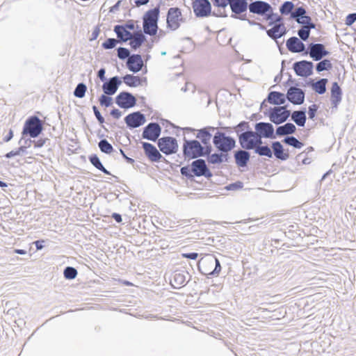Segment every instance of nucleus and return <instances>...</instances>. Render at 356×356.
<instances>
[{"label": "nucleus", "instance_id": "6e6d98bb", "mask_svg": "<svg viewBox=\"0 0 356 356\" xmlns=\"http://www.w3.org/2000/svg\"><path fill=\"white\" fill-rule=\"evenodd\" d=\"M33 145L34 148H41L43 146L49 147L51 145V140L48 138L40 137L38 140H33Z\"/></svg>", "mask_w": 356, "mask_h": 356}, {"label": "nucleus", "instance_id": "6e6552de", "mask_svg": "<svg viewBox=\"0 0 356 356\" xmlns=\"http://www.w3.org/2000/svg\"><path fill=\"white\" fill-rule=\"evenodd\" d=\"M192 276L185 268L175 270L170 279V284L173 289H179L190 283Z\"/></svg>", "mask_w": 356, "mask_h": 356}, {"label": "nucleus", "instance_id": "774afa93", "mask_svg": "<svg viewBox=\"0 0 356 356\" xmlns=\"http://www.w3.org/2000/svg\"><path fill=\"white\" fill-rule=\"evenodd\" d=\"M218 151L220 152L221 157H222L221 158L222 163L230 162L231 156H230L229 152L231 151H228V149H227L218 150Z\"/></svg>", "mask_w": 356, "mask_h": 356}, {"label": "nucleus", "instance_id": "de8ad7c7", "mask_svg": "<svg viewBox=\"0 0 356 356\" xmlns=\"http://www.w3.org/2000/svg\"><path fill=\"white\" fill-rule=\"evenodd\" d=\"M87 89L88 88L86 84L83 82H80L76 85V88H74L73 95L74 97L77 98H83L86 95Z\"/></svg>", "mask_w": 356, "mask_h": 356}, {"label": "nucleus", "instance_id": "f3484780", "mask_svg": "<svg viewBox=\"0 0 356 356\" xmlns=\"http://www.w3.org/2000/svg\"><path fill=\"white\" fill-rule=\"evenodd\" d=\"M255 133L264 138L275 139V132L272 122H259L254 125Z\"/></svg>", "mask_w": 356, "mask_h": 356}, {"label": "nucleus", "instance_id": "f704fd0d", "mask_svg": "<svg viewBox=\"0 0 356 356\" xmlns=\"http://www.w3.org/2000/svg\"><path fill=\"white\" fill-rule=\"evenodd\" d=\"M264 19L268 22V26L284 24L282 16L277 13H274L273 9L268 12Z\"/></svg>", "mask_w": 356, "mask_h": 356}, {"label": "nucleus", "instance_id": "a19ab883", "mask_svg": "<svg viewBox=\"0 0 356 356\" xmlns=\"http://www.w3.org/2000/svg\"><path fill=\"white\" fill-rule=\"evenodd\" d=\"M254 152L261 156H266L268 158H273V153L271 148L268 145H261L256 147Z\"/></svg>", "mask_w": 356, "mask_h": 356}, {"label": "nucleus", "instance_id": "1a4fd4ad", "mask_svg": "<svg viewBox=\"0 0 356 356\" xmlns=\"http://www.w3.org/2000/svg\"><path fill=\"white\" fill-rule=\"evenodd\" d=\"M159 150L166 156L177 152L179 145L177 140L172 136H163L157 141Z\"/></svg>", "mask_w": 356, "mask_h": 356}, {"label": "nucleus", "instance_id": "bf43d9fd", "mask_svg": "<svg viewBox=\"0 0 356 356\" xmlns=\"http://www.w3.org/2000/svg\"><path fill=\"white\" fill-rule=\"evenodd\" d=\"M262 138H264V137H261V136L257 135L255 133L252 138V141H251V143H250L248 149L254 150L256 148V147L260 146L262 144H264Z\"/></svg>", "mask_w": 356, "mask_h": 356}, {"label": "nucleus", "instance_id": "338daca9", "mask_svg": "<svg viewBox=\"0 0 356 356\" xmlns=\"http://www.w3.org/2000/svg\"><path fill=\"white\" fill-rule=\"evenodd\" d=\"M211 1L214 6L223 9L230 3V0H211Z\"/></svg>", "mask_w": 356, "mask_h": 356}, {"label": "nucleus", "instance_id": "7ed1b4c3", "mask_svg": "<svg viewBox=\"0 0 356 356\" xmlns=\"http://www.w3.org/2000/svg\"><path fill=\"white\" fill-rule=\"evenodd\" d=\"M197 268L202 275L208 278L218 276L222 267L219 259L213 254H208L198 261Z\"/></svg>", "mask_w": 356, "mask_h": 356}, {"label": "nucleus", "instance_id": "72a5a7b5", "mask_svg": "<svg viewBox=\"0 0 356 356\" xmlns=\"http://www.w3.org/2000/svg\"><path fill=\"white\" fill-rule=\"evenodd\" d=\"M160 15V3L158 4L156 7L151 8L146 11L143 16V21L157 23L159 19Z\"/></svg>", "mask_w": 356, "mask_h": 356}, {"label": "nucleus", "instance_id": "a18cd8bd", "mask_svg": "<svg viewBox=\"0 0 356 356\" xmlns=\"http://www.w3.org/2000/svg\"><path fill=\"white\" fill-rule=\"evenodd\" d=\"M63 277L67 280H74L78 275V270L73 266H66L63 270Z\"/></svg>", "mask_w": 356, "mask_h": 356}, {"label": "nucleus", "instance_id": "4d7b16f0", "mask_svg": "<svg viewBox=\"0 0 356 356\" xmlns=\"http://www.w3.org/2000/svg\"><path fill=\"white\" fill-rule=\"evenodd\" d=\"M306 14V9L303 6H299L297 7L296 9H293V11L290 17V19H293L296 22L298 19V18L303 17Z\"/></svg>", "mask_w": 356, "mask_h": 356}, {"label": "nucleus", "instance_id": "ddd939ff", "mask_svg": "<svg viewBox=\"0 0 356 356\" xmlns=\"http://www.w3.org/2000/svg\"><path fill=\"white\" fill-rule=\"evenodd\" d=\"M161 130V127L158 122H149L143 127L141 138L152 142H156L160 138Z\"/></svg>", "mask_w": 356, "mask_h": 356}, {"label": "nucleus", "instance_id": "9b49d317", "mask_svg": "<svg viewBox=\"0 0 356 356\" xmlns=\"http://www.w3.org/2000/svg\"><path fill=\"white\" fill-rule=\"evenodd\" d=\"M145 156L153 163L167 162L166 159L160 153L155 145L148 142H141Z\"/></svg>", "mask_w": 356, "mask_h": 356}, {"label": "nucleus", "instance_id": "b1692460", "mask_svg": "<svg viewBox=\"0 0 356 356\" xmlns=\"http://www.w3.org/2000/svg\"><path fill=\"white\" fill-rule=\"evenodd\" d=\"M217 130V128L212 126H206L197 131L195 137L202 144L209 143L211 139H213V133Z\"/></svg>", "mask_w": 356, "mask_h": 356}, {"label": "nucleus", "instance_id": "c756f323", "mask_svg": "<svg viewBox=\"0 0 356 356\" xmlns=\"http://www.w3.org/2000/svg\"><path fill=\"white\" fill-rule=\"evenodd\" d=\"M307 109L305 107L300 108L298 111L291 112V120L293 121L296 124L300 127H303L305 125L307 120Z\"/></svg>", "mask_w": 356, "mask_h": 356}, {"label": "nucleus", "instance_id": "2eb2a0df", "mask_svg": "<svg viewBox=\"0 0 356 356\" xmlns=\"http://www.w3.org/2000/svg\"><path fill=\"white\" fill-rule=\"evenodd\" d=\"M127 127L132 130L143 126L147 121L145 115L140 111L129 113L124 118Z\"/></svg>", "mask_w": 356, "mask_h": 356}, {"label": "nucleus", "instance_id": "680f3d73", "mask_svg": "<svg viewBox=\"0 0 356 356\" xmlns=\"http://www.w3.org/2000/svg\"><path fill=\"white\" fill-rule=\"evenodd\" d=\"M202 157L207 158L211 154H212V152L213 150V147L211 144V141L209 143L202 144Z\"/></svg>", "mask_w": 356, "mask_h": 356}, {"label": "nucleus", "instance_id": "423d86ee", "mask_svg": "<svg viewBox=\"0 0 356 356\" xmlns=\"http://www.w3.org/2000/svg\"><path fill=\"white\" fill-rule=\"evenodd\" d=\"M288 105L282 106L268 107L264 112L265 116L275 125L285 122L291 116V111L287 109Z\"/></svg>", "mask_w": 356, "mask_h": 356}, {"label": "nucleus", "instance_id": "e2e57ef3", "mask_svg": "<svg viewBox=\"0 0 356 356\" xmlns=\"http://www.w3.org/2000/svg\"><path fill=\"white\" fill-rule=\"evenodd\" d=\"M318 109V106L316 104H313L309 106L308 111H307L308 118L314 120L316 115Z\"/></svg>", "mask_w": 356, "mask_h": 356}, {"label": "nucleus", "instance_id": "79ce46f5", "mask_svg": "<svg viewBox=\"0 0 356 356\" xmlns=\"http://www.w3.org/2000/svg\"><path fill=\"white\" fill-rule=\"evenodd\" d=\"M234 131L236 133L238 139L239 136H241L246 134L252 128L250 127V124L247 121H241L237 125L234 126Z\"/></svg>", "mask_w": 356, "mask_h": 356}, {"label": "nucleus", "instance_id": "bb28decb", "mask_svg": "<svg viewBox=\"0 0 356 356\" xmlns=\"http://www.w3.org/2000/svg\"><path fill=\"white\" fill-rule=\"evenodd\" d=\"M286 99V94L279 91H270L266 97V101L268 103L277 106H282Z\"/></svg>", "mask_w": 356, "mask_h": 356}, {"label": "nucleus", "instance_id": "a878e982", "mask_svg": "<svg viewBox=\"0 0 356 356\" xmlns=\"http://www.w3.org/2000/svg\"><path fill=\"white\" fill-rule=\"evenodd\" d=\"M271 147L273 155L277 159L284 161L289 159V149H284L281 142L277 140L272 142Z\"/></svg>", "mask_w": 356, "mask_h": 356}, {"label": "nucleus", "instance_id": "9d476101", "mask_svg": "<svg viewBox=\"0 0 356 356\" xmlns=\"http://www.w3.org/2000/svg\"><path fill=\"white\" fill-rule=\"evenodd\" d=\"M232 10V17L240 20H246L245 13L248 9V0H230L229 3Z\"/></svg>", "mask_w": 356, "mask_h": 356}, {"label": "nucleus", "instance_id": "39448f33", "mask_svg": "<svg viewBox=\"0 0 356 356\" xmlns=\"http://www.w3.org/2000/svg\"><path fill=\"white\" fill-rule=\"evenodd\" d=\"M202 143L197 139L183 138L182 154L184 160H192L202 157Z\"/></svg>", "mask_w": 356, "mask_h": 356}, {"label": "nucleus", "instance_id": "f257e3e1", "mask_svg": "<svg viewBox=\"0 0 356 356\" xmlns=\"http://www.w3.org/2000/svg\"><path fill=\"white\" fill-rule=\"evenodd\" d=\"M190 165L180 168L181 175L191 181H195L196 177H204L209 179L213 177V173L207 167L206 161L201 157L194 159Z\"/></svg>", "mask_w": 356, "mask_h": 356}, {"label": "nucleus", "instance_id": "052dcab7", "mask_svg": "<svg viewBox=\"0 0 356 356\" xmlns=\"http://www.w3.org/2000/svg\"><path fill=\"white\" fill-rule=\"evenodd\" d=\"M243 183L241 181H236L234 182H232L229 184H227L225 188L227 190V191H238V190H241L243 188Z\"/></svg>", "mask_w": 356, "mask_h": 356}, {"label": "nucleus", "instance_id": "aec40b11", "mask_svg": "<svg viewBox=\"0 0 356 356\" xmlns=\"http://www.w3.org/2000/svg\"><path fill=\"white\" fill-rule=\"evenodd\" d=\"M248 10L250 13L262 16L264 18L268 12L272 10V6L264 1L256 0L249 3Z\"/></svg>", "mask_w": 356, "mask_h": 356}, {"label": "nucleus", "instance_id": "473e14b6", "mask_svg": "<svg viewBox=\"0 0 356 356\" xmlns=\"http://www.w3.org/2000/svg\"><path fill=\"white\" fill-rule=\"evenodd\" d=\"M113 31L115 33L118 40L122 43L127 42V41L130 42L133 37V34L131 31H129V30L125 29V28L122 26H120L119 24L114 26Z\"/></svg>", "mask_w": 356, "mask_h": 356}, {"label": "nucleus", "instance_id": "412c9836", "mask_svg": "<svg viewBox=\"0 0 356 356\" xmlns=\"http://www.w3.org/2000/svg\"><path fill=\"white\" fill-rule=\"evenodd\" d=\"M286 96V101L293 105H302L305 99V91L301 88H289Z\"/></svg>", "mask_w": 356, "mask_h": 356}, {"label": "nucleus", "instance_id": "f03ea898", "mask_svg": "<svg viewBox=\"0 0 356 356\" xmlns=\"http://www.w3.org/2000/svg\"><path fill=\"white\" fill-rule=\"evenodd\" d=\"M44 129V127L42 122L38 115H32L29 116L23 124L21 132L22 136L18 144H21L25 137L38 138L42 134Z\"/></svg>", "mask_w": 356, "mask_h": 356}, {"label": "nucleus", "instance_id": "49530a36", "mask_svg": "<svg viewBox=\"0 0 356 356\" xmlns=\"http://www.w3.org/2000/svg\"><path fill=\"white\" fill-rule=\"evenodd\" d=\"M132 34L133 37L131 38L128 44H144V43L146 42V34L144 33V31L140 32L139 33Z\"/></svg>", "mask_w": 356, "mask_h": 356}, {"label": "nucleus", "instance_id": "e433bc0d", "mask_svg": "<svg viewBox=\"0 0 356 356\" xmlns=\"http://www.w3.org/2000/svg\"><path fill=\"white\" fill-rule=\"evenodd\" d=\"M254 134L255 131H254L251 129L244 135L239 136L238 143L241 148L244 149H248L250 143H251V141H252V138L254 136Z\"/></svg>", "mask_w": 356, "mask_h": 356}, {"label": "nucleus", "instance_id": "c03bdc74", "mask_svg": "<svg viewBox=\"0 0 356 356\" xmlns=\"http://www.w3.org/2000/svg\"><path fill=\"white\" fill-rule=\"evenodd\" d=\"M332 68V64L329 59H323L319 60L318 63L316 64L315 69L318 73H320L323 71H329Z\"/></svg>", "mask_w": 356, "mask_h": 356}, {"label": "nucleus", "instance_id": "0e129e2a", "mask_svg": "<svg viewBox=\"0 0 356 356\" xmlns=\"http://www.w3.org/2000/svg\"><path fill=\"white\" fill-rule=\"evenodd\" d=\"M119 151H120V154L122 155V157L123 158V159L124 160V161L127 163H129V164H131L133 165L134 168L137 169L138 168V165H135V160L129 156H128L125 152L122 149V148H119Z\"/></svg>", "mask_w": 356, "mask_h": 356}, {"label": "nucleus", "instance_id": "dca6fc26", "mask_svg": "<svg viewBox=\"0 0 356 356\" xmlns=\"http://www.w3.org/2000/svg\"><path fill=\"white\" fill-rule=\"evenodd\" d=\"M296 74L301 77H308L314 73V63L312 61L302 60L293 64Z\"/></svg>", "mask_w": 356, "mask_h": 356}, {"label": "nucleus", "instance_id": "c9c22d12", "mask_svg": "<svg viewBox=\"0 0 356 356\" xmlns=\"http://www.w3.org/2000/svg\"><path fill=\"white\" fill-rule=\"evenodd\" d=\"M328 79L326 78H318L313 84V90L318 95H323L326 92V86Z\"/></svg>", "mask_w": 356, "mask_h": 356}, {"label": "nucleus", "instance_id": "69168bd1", "mask_svg": "<svg viewBox=\"0 0 356 356\" xmlns=\"http://www.w3.org/2000/svg\"><path fill=\"white\" fill-rule=\"evenodd\" d=\"M284 235L286 237L291 240H296L298 238L300 237V234L292 229H288L287 230H286L284 232Z\"/></svg>", "mask_w": 356, "mask_h": 356}, {"label": "nucleus", "instance_id": "37998d69", "mask_svg": "<svg viewBox=\"0 0 356 356\" xmlns=\"http://www.w3.org/2000/svg\"><path fill=\"white\" fill-rule=\"evenodd\" d=\"M295 8V5L293 3V1H286L283 3L281 4V6L279 8L280 13L282 15L286 16V15H291V13L293 11V9Z\"/></svg>", "mask_w": 356, "mask_h": 356}, {"label": "nucleus", "instance_id": "3c124183", "mask_svg": "<svg viewBox=\"0 0 356 356\" xmlns=\"http://www.w3.org/2000/svg\"><path fill=\"white\" fill-rule=\"evenodd\" d=\"M99 103L101 106L108 108L113 105V99L112 96H108L103 92L99 97Z\"/></svg>", "mask_w": 356, "mask_h": 356}, {"label": "nucleus", "instance_id": "20e7f679", "mask_svg": "<svg viewBox=\"0 0 356 356\" xmlns=\"http://www.w3.org/2000/svg\"><path fill=\"white\" fill-rule=\"evenodd\" d=\"M193 9L195 15L197 17L204 18L207 17L210 15H213L218 17H227V15L224 10L222 12L218 10V12L211 11V5L209 0H195L193 2Z\"/></svg>", "mask_w": 356, "mask_h": 356}, {"label": "nucleus", "instance_id": "393cba45", "mask_svg": "<svg viewBox=\"0 0 356 356\" xmlns=\"http://www.w3.org/2000/svg\"><path fill=\"white\" fill-rule=\"evenodd\" d=\"M126 65L128 70L133 73L140 72L143 65L141 55L138 54H132V55L126 60Z\"/></svg>", "mask_w": 356, "mask_h": 356}, {"label": "nucleus", "instance_id": "5fc2aeb1", "mask_svg": "<svg viewBox=\"0 0 356 356\" xmlns=\"http://www.w3.org/2000/svg\"><path fill=\"white\" fill-rule=\"evenodd\" d=\"M117 54L119 59L122 60H127L128 58H129V56L132 55L129 49L123 47L122 46H119V47L117 48Z\"/></svg>", "mask_w": 356, "mask_h": 356}, {"label": "nucleus", "instance_id": "ea45409f", "mask_svg": "<svg viewBox=\"0 0 356 356\" xmlns=\"http://www.w3.org/2000/svg\"><path fill=\"white\" fill-rule=\"evenodd\" d=\"M282 143L298 149H301L305 145L304 143L300 141L293 136H285L282 140Z\"/></svg>", "mask_w": 356, "mask_h": 356}, {"label": "nucleus", "instance_id": "cd10ccee", "mask_svg": "<svg viewBox=\"0 0 356 356\" xmlns=\"http://www.w3.org/2000/svg\"><path fill=\"white\" fill-rule=\"evenodd\" d=\"M88 160L90 163L98 170L101 171L105 175H111L115 181L120 182V180L118 177L113 175L111 172L108 170L102 164L99 157L97 154H91L88 156Z\"/></svg>", "mask_w": 356, "mask_h": 356}, {"label": "nucleus", "instance_id": "09e8293b", "mask_svg": "<svg viewBox=\"0 0 356 356\" xmlns=\"http://www.w3.org/2000/svg\"><path fill=\"white\" fill-rule=\"evenodd\" d=\"M296 22L300 24L301 26H307L309 28L316 29V24L312 22V19L310 16L307 14L303 17L298 18Z\"/></svg>", "mask_w": 356, "mask_h": 356}, {"label": "nucleus", "instance_id": "7c9ffc66", "mask_svg": "<svg viewBox=\"0 0 356 356\" xmlns=\"http://www.w3.org/2000/svg\"><path fill=\"white\" fill-rule=\"evenodd\" d=\"M121 80L129 87L136 88L141 86V81H146V77L140 76L139 75L135 76L132 74H127L122 77Z\"/></svg>", "mask_w": 356, "mask_h": 356}, {"label": "nucleus", "instance_id": "4468645a", "mask_svg": "<svg viewBox=\"0 0 356 356\" xmlns=\"http://www.w3.org/2000/svg\"><path fill=\"white\" fill-rule=\"evenodd\" d=\"M181 22H183L181 9L178 7L169 8L166 18L167 27L172 31H175L179 28Z\"/></svg>", "mask_w": 356, "mask_h": 356}, {"label": "nucleus", "instance_id": "c85d7f7f", "mask_svg": "<svg viewBox=\"0 0 356 356\" xmlns=\"http://www.w3.org/2000/svg\"><path fill=\"white\" fill-rule=\"evenodd\" d=\"M270 26V29L266 30V34L270 38L274 40L281 38L287 33V29L284 24H273Z\"/></svg>", "mask_w": 356, "mask_h": 356}, {"label": "nucleus", "instance_id": "58836bf2", "mask_svg": "<svg viewBox=\"0 0 356 356\" xmlns=\"http://www.w3.org/2000/svg\"><path fill=\"white\" fill-rule=\"evenodd\" d=\"M98 147L104 154L111 155L113 153H117V151L106 139H101L98 143Z\"/></svg>", "mask_w": 356, "mask_h": 356}, {"label": "nucleus", "instance_id": "603ef678", "mask_svg": "<svg viewBox=\"0 0 356 356\" xmlns=\"http://www.w3.org/2000/svg\"><path fill=\"white\" fill-rule=\"evenodd\" d=\"M220 152H216L207 158V161L210 165H220L222 163Z\"/></svg>", "mask_w": 356, "mask_h": 356}, {"label": "nucleus", "instance_id": "a211bd4d", "mask_svg": "<svg viewBox=\"0 0 356 356\" xmlns=\"http://www.w3.org/2000/svg\"><path fill=\"white\" fill-rule=\"evenodd\" d=\"M122 81L119 76H114L107 79V81H104L102 86V91L108 96H113L115 95L121 86Z\"/></svg>", "mask_w": 356, "mask_h": 356}, {"label": "nucleus", "instance_id": "f8f14e48", "mask_svg": "<svg viewBox=\"0 0 356 356\" xmlns=\"http://www.w3.org/2000/svg\"><path fill=\"white\" fill-rule=\"evenodd\" d=\"M115 102L120 108L127 110L134 107L137 100L131 92L123 90L115 97Z\"/></svg>", "mask_w": 356, "mask_h": 356}, {"label": "nucleus", "instance_id": "8fccbe9b", "mask_svg": "<svg viewBox=\"0 0 356 356\" xmlns=\"http://www.w3.org/2000/svg\"><path fill=\"white\" fill-rule=\"evenodd\" d=\"M314 28H309L307 26H300L298 30V35L299 39L303 42L307 41L310 35L311 29Z\"/></svg>", "mask_w": 356, "mask_h": 356}, {"label": "nucleus", "instance_id": "6ab92c4d", "mask_svg": "<svg viewBox=\"0 0 356 356\" xmlns=\"http://www.w3.org/2000/svg\"><path fill=\"white\" fill-rule=\"evenodd\" d=\"M343 90L338 82L334 81L332 83L330 88V104L332 111H336L338 109L339 105L342 101Z\"/></svg>", "mask_w": 356, "mask_h": 356}, {"label": "nucleus", "instance_id": "5701e85b", "mask_svg": "<svg viewBox=\"0 0 356 356\" xmlns=\"http://www.w3.org/2000/svg\"><path fill=\"white\" fill-rule=\"evenodd\" d=\"M307 56L314 61H319L330 55V52L325 49L326 46H307Z\"/></svg>", "mask_w": 356, "mask_h": 356}, {"label": "nucleus", "instance_id": "864d4df0", "mask_svg": "<svg viewBox=\"0 0 356 356\" xmlns=\"http://www.w3.org/2000/svg\"><path fill=\"white\" fill-rule=\"evenodd\" d=\"M288 51L292 53H299L302 56H307V46H286Z\"/></svg>", "mask_w": 356, "mask_h": 356}, {"label": "nucleus", "instance_id": "4be33fe9", "mask_svg": "<svg viewBox=\"0 0 356 356\" xmlns=\"http://www.w3.org/2000/svg\"><path fill=\"white\" fill-rule=\"evenodd\" d=\"M250 149H244L238 148L233 152V156L236 165L238 168H245L248 167V164L250 159Z\"/></svg>", "mask_w": 356, "mask_h": 356}, {"label": "nucleus", "instance_id": "0eeeda50", "mask_svg": "<svg viewBox=\"0 0 356 356\" xmlns=\"http://www.w3.org/2000/svg\"><path fill=\"white\" fill-rule=\"evenodd\" d=\"M212 142L217 150L227 149L228 151L234 149L236 143L234 137L227 136L225 133L218 129L213 136Z\"/></svg>", "mask_w": 356, "mask_h": 356}, {"label": "nucleus", "instance_id": "13d9d810", "mask_svg": "<svg viewBox=\"0 0 356 356\" xmlns=\"http://www.w3.org/2000/svg\"><path fill=\"white\" fill-rule=\"evenodd\" d=\"M92 111H93V113H94V115L98 122V123L99 124V125L101 126V127H102L103 129H104L105 130L107 131L106 128L105 127V126L104 125V122H105V120H104V118L102 116V113H100L98 107L95 105H93L92 106Z\"/></svg>", "mask_w": 356, "mask_h": 356}, {"label": "nucleus", "instance_id": "4c0bfd02", "mask_svg": "<svg viewBox=\"0 0 356 356\" xmlns=\"http://www.w3.org/2000/svg\"><path fill=\"white\" fill-rule=\"evenodd\" d=\"M143 29L146 35L155 37L159 31L158 24L143 21Z\"/></svg>", "mask_w": 356, "mask_h": 356}, {"label": "nucleus", "instance_id": "2f4dec72", "mask_svg": "<svg viewBox=\"0 0 356 356\" xmlns=\"http://www.w3.org/2000/svg\"><path fill=\"white\" fill-rule=\"evenodd\" d=\"M297 129L294 124L291 122H286L283 125L277 127L275 130V136L281 137L283 136H289L296 133Z\"/></svg>", "mask_w": 356, "mask_h": 356}]
</instances>
